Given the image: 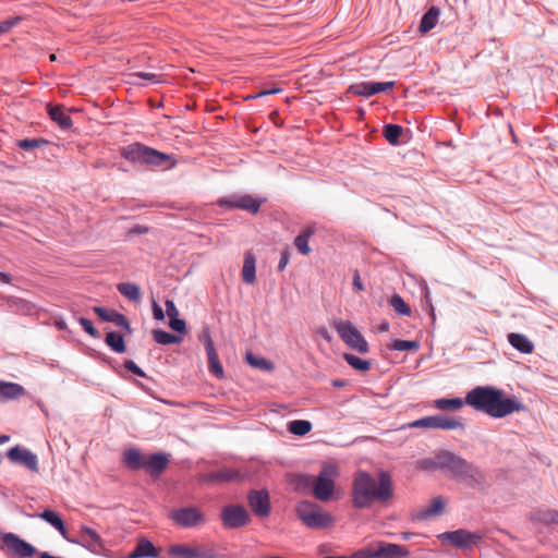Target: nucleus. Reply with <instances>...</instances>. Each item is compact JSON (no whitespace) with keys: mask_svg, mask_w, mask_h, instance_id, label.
Instances as JSON below:
<instances>
[{"mask_svg":"<svg viewBox=\"0 0 558 558\" xmlns=\"http://www.w3.org/2000/svg\"><path fill=\"white\" fill-rule=\"evenodd\" d=\"M468 404L488 414L494 418H501L513 412H520L526 407L514 396H506L501 389L493 386H476L470 390L465 398H440L434 401V407L442 411H456Z\"/></svg>","mask_w":558,"mask_h":558,"instance_id":"obj_1","label":"nucleus"},{"mask_svg":"<svg viewBox=\"0 0 558 558\" xmlns=\"http://www.w3.org/2000/svg\"><path fill=\"white\" fill-rule=\"evenodd\" d=\"M39 518H41L44 521H46L51 526H53L57 531H59L62 534V536L68 538L66 525H65L62 517L57 511L51 510V509H45L41 513H39Z\"/></svg>","mask_w":558,"mask_h":558,"instance_id":"obj_31","label":"nucleus"},{"mask_svg":"<svg viewBox=\"0 0 558 558\" xmlns=\"http://www.w3.org/2000/svg\"><path fill=\"white\" fill-rule=\"evenodd\" d=\"M169 327L179 335L187 333V326L184 319L178 317L169 320Z\"/></svg>","mask_w":558,"mask_h":558,"instance_id":"obj_49","label":"nucleus"},{"mask_svg":"<svg viewBox=\"0 0 558 558\" xmlns=\"http://www.w3.org/2000/svg\"><path fill=\"white\" fill-rule=\"evenodd\" d=\"M7 457L9 460L13 463L21 464L26 466L32 472H38V459L37 456L32 452L31 450L20 446L15 445L14 447H11L7 451Z\"/></svg>","mask_w":558,"mask_h":558,"instance_id":"obj_19","label":"nucleus"},{"mask_svg":"<svg viewBox=\"0 0 558 558\" xmlns=\"http://www.w3.org/2000/svg\"><path fill=\"white\" fill-rule=\"evenodd\" d=\"M93 312L101 322L112 323L117 327H120L121 329L125 330L126 333L129 335L133 332L130 320L122 313L104 306H94Z\"/></svg>","mask_w":558,"mask_h":558,"instance_id":"obj_20","label":"nucleus"},{"mask_svg":"<svg viewBox=\"0 0 558 558\" xmlns=\"http://www.w3.org/2000/svg\"><path fill=\"white\" fill-rule=\"evenodd\" d=\"M388 303L398 315L411 316V314H412L411 306L403 300V298L400 294L393 293L388 299Z\"/></svg>","mask_w":558,"mask_h":558,"instance_id":"obj_39","label":"nucleus"},{"mask_svg":"<svg viewBox=\"0 0 558 558\" xmlns=\"http://www.w3.org/2000/svg\"><path fill=\"white\" fill-rule=\"evenodd\" d=\"M348 384H349V381L347 379L336 378V379L331 380V385L335 388H344L345 386H348Z\"/></svg>","mask_w":558,"mask_h":558,"instance_id":"obj_59","label":"nucleus"},{"mask_svg":"<svg viewBox=\"0 0 558 558\" xmlns=\"http://www.w3.org/2000/svg\"><path fill=\"white\" fill-rule=\"evenodd\" d=\"M452 453L453 452L448 450H439L434 458L422 459L417 462V464L420 469L425 471L441 470L447 472Z\"/></svg>","mask_w":558,"mask_h":558,"instance_id":"obj_22","label":"nucleus"},{"mask_svg":"<svg viewBox=\"0 0 558 558\" xmlns=\"http://www.w3.org/2000/svg\"><path fill=\"white\" fill-rule=\"evenodd\" d=\"M290 257H291V252H290V248L289 246H286L282 251H281V254H280V260L278 263V266H277V270L278 271H283L284 268L287 267V265L289 264L290 262Z\"/></svg>","mask_w":558,"mask_h":558,"instance_id":"obj_52","label":"nucleus"},{"mask_svg":"<svg viewBox=\"0 0 558 558\" xmlns=\"http://www.w3.org/2000/svg\"><path fill=\"white\" fill-rule=\"evenodd\" d=\"M4 300H7L10 308L15 307L17 311H21L24 313H28L32 310L31 302H28L24 299L15 298V296H5Z\"/></svg>","mask_w":558,"mask_h":558,"instance_id":"obj_44","label":"nucleus"},{"mask_svg":"<svg viewBox=\"0 0 558 558\" xmlns=\"http://www.w3.org/2000/svg\"><path fill=\"white\" fill-rule=\"evenodd\" d=\"M148 231H149V228L146 226H143V225H134L130 229L131 234H137V235L146 234V233H148Z\"/></svg>","mask_w":558,"mask_h":558,"instance_id":"obj_57","label":"nucleus"},{"mask_svg":"<svg viewBox=\"0 0 558 558\" xmlns=\"http://www.w3.org/2000/svg\"><path fill=\"white\" fill-rule=\"evenodd\" d=\"M221 521L227 529L243 527L250 522V514L242 505H228L221 510Z\"/></svg>","mask_w":558,"mask_h":558,"instance_id":"obj_16","label":"nucleus"},{"mask_svg":"<svg viewBox=\"0 0 558 558\" xmlns=\"http://www.w3.org/2000/svg\"><path fill=\"white\" fill-rule=\"evenodd\" d=\"M56 326H57V327H58V329H60V330H63V329H65V328H66V324H65V322H63V320H61V322H57V323H56Z\"/></svg>","mask_w":558,"mask_h":558,"instance_id":"obj_64","label":"nucleus"},{"mask_svg":"<svg viewBox=\"0 0 558 558\" xmlns=\"http://www.w3.org/2000/svg\"><path fill=\"white\" fill-rule=\"evenodd\" d=\"M340 339L352 350L360 354H366L369 351V345L360 330L352 325L350 320L338 319L333 323Z\"/></svg>","mask_w":558,"mask_h":558,"instance_id":"obj_10","label":"nucleus"},{"mask_svg":"<svg viewBox=\"0 0 558 558\" xmlns=\"http://www.w3.org/2000/svg\"><path fill=\"white\" fill-rule=\"evenodd\" d=\"M403 135V128L399 124L388 123L383 128L384 138L392 146L401 144V136Z\"/></svg>","mask_w":558,"mask_h":558,"instance_id":"obj_33","label":"nucleus"},{"mask_svg":"<svg viewBox=\"0 0 558 558\" xmlns=\"http://www.w3.org/2000/svg\"><path fill=\"white\" fill-rule=\"evenodd\" d=\"M246 363L254 367L266 372H271L275 369V364L263 356L255 355L253 352L247 351L245 355Z\"/></svg>","mask_w":558,"mask_h":558,"instance_id":"obj_36","label":"nucleus"},{"mask_svg":"<svg viewBox=\"0 0 558 558\" xmlns=\"http://www.w3.org/2000/svg\"><path fill=\"white\" fill-rule=\"evenodd\" d=\"M509 343L519 352L530 354L534 350L533 342L523 333L511 332L508 335Z\"/></svg>","mask_w":558,"mask_h":558,"instance_id":"obj_30","label":"nucleus"},{"mask_svg":"<svg viewBox=\"0 0 558 558\" xmlns=\"http://www.w3.org/2000/svg\"><path fill=\"white\" fill-rule=\"evenodd\" d=\"M412 428H437L444 430H451L461 428L464 429V424L459 420L441 414L424 416L409 423Z\"/></svg>","mask_w":558,"mask_h":558,"instance_id":"obj_15","label":"nucleus"},{"mask_svg":"<svg viewBox=\"0 0 558 558\" xmlns=\"http://www.w3.org/2000/svg\"><path fill=\"white\" fill-rule=\"evenodd\" d=\"M153 339L158 343L162 345H170V344H179L182 342V337L175 333H171L169 331H166L163 329H154L153 330Z\"/></svg>","mask_w":558,"mask_h":558,"instance_id":"obj_35","label":"nucleus"},{"mask_svg":"<svg viewBox=\"0 0 558 558\" xmlns=\"http://www.w3.org/2000/svg\"><path fill=\"white\" fill-rule=\"evenodd\" d=\"M390 329V323L386 319L381 320L378 325L379 332H388Z\"/></svg>","mask_w":558,"mask_h":558,"instance_id":"obj_62","label":"nucleus"},{"mask_svg":"<svg viewBox=\"0 0 558 558\" xmlns=\"http://www.w3.org/2000/svg\"><path fill=\"white\" fill-rule=\"evenodd\" d=\"M0 549H7L9 555L17 558H33L36 548L14 533L0 534Z\"/></svg>","mask_w":558,"mask_h":558,"instance_id":"obj_14","label":"nucleus"},{"mask_svg":"<svg viewBox=\"0 0 558 558\" xmlns=\"http://www.w3.org/2000/svg\"><path fill=\"white\" fill-rule=\"evenodd\" d=\"M444 508H445L444 498L441 496L435 497L432 499L430 505L427 508L421 510L417 513L416 519L423 520V519L438 515L442 512Z\"/></svg>","mask_w":558,"mask_h":558,"instance_id":"obj_34","label":"nucleus"},{"mask_svg":"<svg viewBox=\"0 0 558 558\" xmlns=\"http://www.w3.org/2000/svg\"><path fill=\"white\" fill-rule=\"evenodd\" d=\"M439 14L440 10L437 7H430L421 19L418 32L423 35L430 32L437 25Z\"/></svg>","mask_w":558,"mask_h":558,"instance_id":"obj_29","label":"nucleus"},{"mask_svg":"<svg viewBox=\"0 0 558 558\" xmlns=\"http://www.w3.org/2000/svg\"><path fill=\"white\" fill-rule=\"evenodd\" d=\"M296 513L304 524L311 529H327L335 522L331 514L324 512L317 504L307 500L299 502Z\"/></svg>","mask_w":558,"mask_h":558,"instance_id":"obj_8","label":"nucleus"},{"mask_svg":"<svg viewBox=\"0 0 558 558\" xmlns=\"http://www.w3.org/2000/svg\"><path fill=\"white\" fill-rule=\"evenodd\" d=\"M198 340L204 344L206 351H210L215 348L208 326H205L203 331L198 335Z\"/></svg>","mask_w":558,"mask_h":558,"instance_id":"obj_50","label":"nucleus"},{"mask_svg":"<svg viewBox=\"0 0 558 558\" xmlns=\"http://www.w3.org/2000/svg\"><path fill=\"white\" fill-rule=\"evenodd\" d=\"M119 154L132 165L145 167L150 170H170L178 163L173 154L160 151L141 142H134L120 147Z\"/></svg>","mask_w":558,"mask_h":558,"instance_id":"obj_3","label":"nucleus"},{"mask_svg":"<svg viewBox=\"0 0 558 558\" xmlns=\"http://www.w3.org/2000/svg\"><path fill=\"white\" fill-rule=\"evenodd\" d=\"M206 353H207V357H208L209 373L218 379H223L225 371H223L222 364L219 360L218 353L216 352V349L214 348L210 351H206Z\"/></svg>","mask_w":558,"mask_h":558,"instance_id":"obj_37","label":"nucleus"},{"mask_svg":"<svg viewBox=\"0 0 558 558\" xmlns=\"http://www.w3.org/2000/svg\"><path fill=\"white\" fill-rule=\"evenodd\" d=\"M240 476L241 475L238 470L223 468V469H219L217 471L203 473V474H201L199 480H201V482L208 483V484H210V483L222 484V483H230V482L236 481L240 478Z\"/></svg>","mask_w":558,"mask_h":558,"instance_id":"obj_23","label":"nucleus"},{"mask_svg":"<svg viewBox=\"0 0 558 558\" xmlns=\"http://www.w3.org/2000/svg\"><path fill=\"white\" fill-rule=\"evenodd\" d=\"M447 472L452 480L471 489L485 492L490 487L487 475L481 468L456 453H452Z\"/></svg>","mask_w":558,"mask_h":558,"instance_id":"obj_7","label":"nucleus"},{"mask_svg":"<svg viewBox=\"0 0 558 558\" xmlns=\"http://www.w3.org/2000/svg\"><path fill=\"white\" fill-rule=\"evenodd\" d=\"M247 501L252 512L259 517L266 518L271 512L270 496L267 489H252L247 494Z\"/></svg>","mask_w":558,"mask_h":558,"instance_id":"obj_18","label":"nucleus"},{"mask_svg":"<svg viewBox=\"0 0 558 558\" xmlns=\"http://www.w3.org/2000/svg\"><path fill=\"white\" fill-rule=\"evenodd\" d=\"M317 232V228L315 223H311L305 226L300 233L294 238L293 244L298 252L303 255L307 256L311 254L312 248L310 247V239L315 235Z\"/></svg>","mask_w":558,"mask_h":558,"instance_id":"obj_25","label":"nucleus"},{"mask_svg":"<svg viewBox=\"0 0 558 558\" xmlns=\"http://www.w3.org/2000/svg\"><path fill=\"white\" fill-rule=\"evenodd\" d=\"M376 481L365 471L356 472L352 485V502L356 509L369 508L375 501L386 504L393 497V482L388 471L381 470Z\"/></svg>","mask_w":558,"mask_h":558,"instance_id":"obj_2","label":"nucleus"},{"mask_svg":"<svg viewBox=\"0 0 558 558\" xmlns=\"http://www.w3.org/2000/svg\"><path fill=\"white\" fill-rule=\"evenodd\" d=\"M289 433L296 436H304L312 430V423L307 420H293L287 425Z\"/></svg>","mask_w":558,"mask_h":558,"instance_id":"obj_42","label":"nucleus"},{"mask_svg":"<svg viewBox=\"0 0 558 558\" xmlns=\"http://www.w3.org/2000/svg\"><path fill=\"white\" fill-rule=\"evenodd\" d=\"M166 313L170 319L179 317V310L175 306V303L172 300L167 299L165 302Z\"/></svg>","mask_w":558,"mask_h":558,"instance_id":"obj_53","label":"nucleus"},{"mask_svg":"<svg viewBox=\"0 0 558 558\" xmlns=\"http://www.w3.org/2000/svg\"><path fill=\"white\" fill-rule=\"evenodd\" d=\"M529 520L533 523H541L545 526L558 524V510L536 509L530 512Z\"/></svg>","mask_w":558,"mask_h":558,"instance_id":"obj_26","label":"nucleus"},{"mask_svg":"<svg viewBox=\"0 0 558 558\" xmlns=\"http://www.w3.org/2000/svg\"><path fill=\"white\" fill-rule=\"evenodd\" d=\"M342 357L354 371L366 373L372 367L369 360L361 359L352 353H343Z\"/></svg>","mask_w":558,"mask_h":558,"instance_id":"obj_38","label":"nucleus"},{"mask_svg":"<svg viewBox=\"0 0 558 558\" xmlns=\"http://www.w3.org/2000/svg\"><path fill=\"white\" fill-rule=\"evenodd\" d=\"M423 308L427 311V313L432 317V323L434 324L436 320V314L432 302L430 292L427 287L424 288Z\"/></svg>","mask_w":558,"mask_h":558,"instance_id":"obj_47","label":"nucleus"},{"mask_svg":"<svg viewBox=\"0 0 558 558\" xmlns=\"http://www.w3.org/2000/svg\"><path fill=\"white\" fill-rule=\"evenodd\" d=\"M36 556L37 558H58L57 556H53L49 554L48 551H37L33 555V557Z\"/></svg>","mask_w":558,"mask_h":558,"instance_id":"obj_63","label":"nucleus"},{"mask_svg":"<svg viewBox=\"0 0 558 558\" xmlns=\"http://www.w3.org/2000/svg\"><path fill=\"white\" fill-rule=\"evenodd\" d=\"M105 343L116 353L121 354L126 351L124 335L119 331H108L105 337Z\"/></svg>","mask_w":558,"mask_h":558,"instance_id":"obj_32","label":"nucleus"},{"mask_svg":"<svg viewBox=\"0 0 558 558\" xmlns=\"http://www.w3.org/2000/svg\"><path fill=\"white\" fill-rule=\"evenodd\" d=\"M118 291L126 299L138 302L141 300V289L133 282H120L117 286Z\"/></svg>","mask_w":558,"mask_h":558,"instance_id":"obj_40","label":"nucleus"},{"mask_svg":"<svg viewBox=\"0 0 558 558\" xmlns=\"http://www.w3.org/2000/svg\"><path fill=\"white\" fill-rule=\"evenodd\" d=\"M292 483L295 485L296 489H307L310 487H313L314 480L310 475L298 474L294 476V480Z\"/></svg>","mask_w":558,"mask_h":558,"instance_id":"obj_46","label":"nucleus"},{"mask_svg":"<svg viewBox=\"0 0 558 558\" xmlns=\"http://www.w3.org/2000/svg\"><path fill=\"white\" fill-rule=\"evenodd\" d=\"M352 284H353V289L357 292H361V291H364L365 290V287L361 280V275H360V271L357 269H354L353 270V281H352Z\"/></svg>","mask_w":558,"mask_h":558,"instance_id":"obj_54","label":"nucleus"},{"mask_svg":"<svg viewBox=\"0 0 558 558\" xmlns=\"http://www.w3.org/2000/svg\"><path fill=\"white\" fill-rule=\"evenodd\" d=\"M242 280L247 284H253L256 281V257L252 251L244 253Z\"/></svg>","mask_w":558,"mask_h":558,"instance_id":"obj_28","label":"nucleus"},{"mask_svg":"<svg viewBox=\"0 0 558 558\" xmlns=\"http://www.w3.org/2000/svg\"><path fill=\"white\" fill-rule=\"evenodd\" d=\"M78 324L81 325V327L83 328V330L89 335L92 338H99L100 337V332L99 330L94 326L93 322L88 318H85V317H80L77 319Z\"/></svg>","mask_w":558,"mask_h":558,"instance_id":"obj_45","label":"nucleus"},{"mask_svg":"<svg viewBox=\"0 0 558 558\" xmlns=\"http://www.w3.org/2000/svg\"><path fill=\"white\" fill-rule=\"evenodd\" d=\"M22 21H23L22 16L15 15V16L5 19L2 22L5 24L7 28L10 31L11 28L17 26Z\"/></svg>","mask_w":558,"mask_h":558,"instance_id":"obj_56","label":"nucleus"},{"mask_svg":"<svg viewBox=\"0 0 558 558\" xmlns=\"http://www.w3.org/2000/svg\"><path fill=\"white\" fill-rule=\"evenodd\" d=\"M172 519L183 527H193L205 522L203 512L196 507H185L174 510Z\"/></svg>","mask_w":558,"mask_h":558,"instance_id":"obj_21","label":"nucleus"},{"mask_svg":"<svg viewBox=\"0 0 558 558\" xmlns=\"http://www.w3.org/2000/svg\"><path fill=\"white\" fill-rule=\"evenodd\" d=\"M168 558H226L213 545L202 544L190 546L187 544H173L167 550Z\"/></svg>","mask_w":558,"mask_h":558,"instance_id":"obj_11","label":"nucleus"},{"mask_svg":"<svg viewBox=\"0 0 558 558\" xmlns=\"http://www.w3.org/2000/svg\"><path fill=\"white\" fill-rule=\"evenodd\" d=\"M388 349L391 351H417L420 343L416 340H393L388 344Z\"/></svg>","mask_w":558,"mask_h":558,"instance_id":"obj_43","label":"nucleus"},{"mask_svg":"<svg viewBox=\"0 0 558 558\" xmlns=\"http://www.w3.org/2000/svg\"><path fill=\"white\" fill-rule=\"evenodd\" d=\"M442 543L448 542L453 547L462 549L464 555H470L477 547L481 548L483 535L480 532H471L464 529L448 531L439 535Z\"/></svg>","mask_w":558,"mask_h":558,"instance_id":"obj_9","label":"nucleus"},{"mask_svg":"<svg viewBox=\"0 0 558 558\" xmlns=\"http://www.w3.org/2000/svg\"><path fill=\"white\" fill-rule=\"evenodd\" d=\"M151 308H153V316L156 320L165 319V312L155 300L153 301Z\"/></svg>","mask_w":558,"mask_h":558,"instance_id":"obj_55","label":"nucleus"},{"mask_svg":"<svg viewBox=\"0 0 558 558\" xmlns=\"http://www.w3.org/2000/svg\"><path fill=\"white\" fill-rule=\"evenodd\" d=\"M282 92V88L281 87H272V88H269V89H263L260 92L257 93V96H267V95H274V94H278V93H281Z\"/></svg>","mask_w":558,"mask_h":558,"instance_id":"obj_58","label":"nucleus"},{"mask_svg":"<svg viewBox=\"0 0 558 558\" xmlns=\"http://www.w3.org/2000/svg\"><path fill=\"white\" fill-rule=\"evenodd\" d=\"M339 474L338 466L325 464L314 481L313 495L320 501H328L335 492V477Z\"/></svg>","mask_w":558,"mask_h":558,"instance_id":"obj_12","label":"nucleus"},{"mask_svg":"<svg viewBox=\"0 0 558 558\" xmlns=\"http://www.w3.org/2000/svg\"><path fill=\"white\" fill-rule=\"evenodd\" d=\"M12 280H13V277L10 272L0 271V281L1 282L11 284Z\"/></svg>","mask_w":558,"mask_h":558,"instance_id":"obj_60","label":"nucleus"},{"mask_svg":"<svg viewBox=\"0 0 558 558\" xmlns=\"http://www.w3.org/2000/svg\"><path fill=\"white\" fill-rule=\"evenodd\" d=\"M16 146L25 151H31L35 148H41L44 146H48L50 144V141L44 138V137H26L22 140L16 141Z\"/></svg>","mask_w":558,"mask_h":558,"instance_id":"obj_41","label":"nucleus"},{"mask_svg":"<svg viewBox=\"0 0 558 558\" xmlns=\"http://www.w3.org/2000/svg\"><path fill=\"white\" fill-rule=\"evenodd\" d=\"M25 393V388L17 383L0 381V402L19 399Z\"/></svg>","mask_w":558,"mask_h":558,"instance_id":"obj_27","label":"nucleus"},{"mask_svg":"<svg viewBox=\"0 0 558 558\" xmlns=\"http://www.w3.org/2000/svg\"><path fill=\"white\" fill-rule=\"evenodd\" d=\"M47 114L61 130H70L73 126L72 118L65 112V107L61 104H48Z\"/></svg>","mask_w":558,"mask_h":558,"instance_id":"obj_24","label":"nucleus"},{"mask_svg":"<svg viewBox=\"0 0 558 558\" xmlns=\"http://www.w3.org/2000/svg\"><path fill=\"white\" fill-rule=\"evenodd\" d=\"M263 199L256 198L251 194H232L228 197H221L217 205L225 209H242L252 215L259 213Z\"/></svg>","mask_w":558,"mask_h":558,"instance_id":"obj_13","label":"nucleus"},{"mask_svg":"<svg viewBox=\"0 0 558 558\" xmlns=\"http://www.w3.org/2000/svg\"><path fill=\"white\" fill-rule=\"evenodd\" d=\"M396 85L395 81L389 82H361L351 84L347 94L369 98L376 94L385 93L392 89Z\"/></svg>","mask_w":558,"mask_h":558,"instance_id":"obj_17","label":"nucleus"},{"mask_svg":"<svg viewBox=\"0 0 558 558\" xmlns=\"http://www.w3.org/2000/svg\"><path fill=\"white\" fill-rule=\"evenodd\" d=\"M318 333L327 342H331L332 341V337H331V335L329 333V331L326 328H320Z\"/></svg>","mask_w":558,"mask_h":558,"instance_id":"obj_61","label":"nucleus"},{"mask_svg":"<svg viewBox=\"0 0 558 558\" xmlns=\"http://www.w3.org/2000/svg\"><path fill=\"white\" fill-rule=\"evenodd\" d=\"M132 78H134L132 81V84L134 85H140V86H144L143 83L141 82H137L136 78H143V80H147V81H150V82H154V83H157L159 82L158 81V75L155 74V73H148V72H136V73H132L130 75Z\"/></svg>","mask_w":558,"mask_h":558,"instance_id":"obj_48","label":"nucleus"},{"mask_svg":"<svg viewBox=\"0 0 558 558\" xmlns=\"http://www.w3.org/2000/svg\"><path fill=\"white\" fill-rule=\"evenodd\" d=\"M82 538L84 547L88 548L93 554L105 556L106 558H159L161 551L153 542L142 538L129 554L113 555L105 547L100 536L89 527H84Z\"/></svg>","mask_w":558,"mask_h":558,"instance_id":"obj_5","label":"nucleus"},{"mask_svg":"<svg viewBox=\"0 0 558 558\" xmlns=\"http://www.w3.org/2000/svg\"><path fill=\"white\" fill-rule=\"evenodd\" d=\"M318 553L322 555V558H396L408 556L409 549L403 545L391 544L384 541H374L349 556L335 551L331 544L319 545Z\"/></svg>","mask_w":558,"mask_h":558,"instance_id":"obj_4","label":"nucleus"},{"mask_svg":"<svg viewBox=\"0 0 558 558\" xmlns=\"http://www.w3.org/2000/svg\"><path fill=\"white\" fill-rule=\"evenodd\" d=\"M123 366L126 371L138 377H147L146 373L133 360H125Z\"/></svg>","mask_w":558,"mask_h":558,"instance_id":"obj_51","label":"nucleus"},{"mask_svg":"<svg viewBox=\"0 0 558 558\" xmlns=\"http://www.w3.org/2000/svg\"><path fill=\"white\" fill-rule=\"evenodd\" d=\"M171 456L158 451L150 454H144L137 448H129L123 452L124 465L133 471L144 470L147 475L158 480L170 464Z\"/></svg>","mask_w":558,"mask_h":558,"instance_id":"obj_6","label":"nucleus"}]
</instances>
